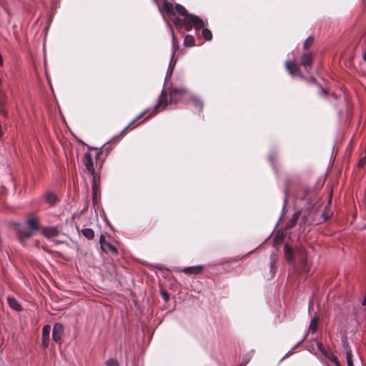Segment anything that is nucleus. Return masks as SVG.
Masks as SVG:
<instances>
[{
	"mask_svg": "<svg viewBox=\"0 0 366 366\" xmlns=\"http://www.w3.org/2000/svg\"><path fill=\"white\" fill-rule=\"evenodd\" d=\"M184 25L187 31L191 30L192 26H194L196 30H198L204 26V22L197 16L189 14V16L186 17Z\"/></svg>",
	"mask_w": 366,
	"mask_h": 366,
	"instance_id": "1",
	"label": "nucleus"
},
{
	"mask_svg": "<svg viewBox=\"0 0 366 366\" xmlns=\"http://www.w3.org/2000/svg\"><path fill=\"white\" fill-rule=\"evenodd\" d=\"M99 243L101 248L103 251H104L106 253L111 252L113 254H117V250L114 246H113L112 244L107 242L105 237L102 234L99 238Z\"/></svg>",
	"mask_w": 366,
	"mask_h": 366,
	"instance_id": "2",
	"label": "nucleus"
},
{
	"mask_svg": "<svg viewBox=\"0 0 366 366\" xmlns=\"http://www.w3.org/2000/svg\"><path fill=\"white\" fill-rule=\"evenodd\" d=\"M83 162L86 170L92 175V177L94 175H98L94 171L93 159L89 153L87 152L84 154Z\"/></svg>",
	"mask_w": 366,
	"mask_h": 366,
	"instance_id": "3",
	"label": "nucleus"
},
{
	"mask_svg": "<svg viewBox=\"0 0 366 366\" xmlns=\"http://www.w3.org/2000/svg\"><path fill=\"white\" fill-rule=\"evenodd\" d=\"M297 254L298 255V257L300 259V262L302 266V269L304 271H307V254L305 249L304 247H300L297 249Z\"/></svg>",
	"mask_w": 366,
	"mask_h": 366,
	"instance_id": "4",
	"label": "nucleus"
},
{
	"mask_svg": "<svg viewBox=\"0 0 366 366\" xmlns=\"http://www.w3.org/2000/svg\"><path fill=\"white\" fill-rule=\"evenodd\" d=\"M63 325L60 323H56L54 325L52 337L55 342L60 340L63 333Z\"/></svg>",
	"mask_w": 366,
	"mask_h": 366,
	"instance_id": "5",
	"label": "nucleus"
},
{
	"mask_svg": "<svg viewBox=\"0 0 366 366\" xmlns=\"http://www.w3.org/2000/svg\"><path fill=\"white\" fill-rule=\"evenodd\" d=\"M92 191H93V199L95 201L98 198L99 194V177L94 175L92 177Z\"/></svg>",
	"mask_w": 366,
	"mask_h": 366,
	"instance_id": "6",
	"label": "nucleus"
},
{
	"mask_svg": "<svg viewBox=\"0 0 366 366\" xmlns=\"http://www.w3.org/2000/svg\"><path fill=\"white\" fill-rule=\"evenodd\" d=\"M42 234L47 238H51L59 234V230L55 227H45L42 229Z\"/></svg>",
	"mask_w": 366,
	"mask_h": 366,
	"instance_id": "7",
	"label": "nucleus"
},
{
	"mask_svg": "<svg viewBox=\"0 0 366 366\" xmlns=\"http://www.w3.org/2000/svg\"><path fill=\"white\" fill-rule=\"evenodd\" d=\"M186 91L183 88H174L171 91V102H177L179 99L178 97L185 94Z\"/></svg>",
	"mask_w": 366,
	"mask_h": 366,
	"instance_id": "8",
	"label": "nucleus"
},
{
	"mask_svg": "<svg viewBox=\"0 0 366 366\" xmlns=\"http://www.w3.org/2000/svg\"><path fill=\"white\" fill-rule=\"evenodd\" d=\"M50 331H51V327L49 325H45L43 327L42 343L44 347H47L49 345Z\"/></svg>",
	"mask_w": 366,
	"mask_h": 366,
	"instance_id": "9",
	"label": "nucleus"
},
{
	"mask_svg": "<svg viewBox=\"0 0 366 366\" xmlns=\"http://www.w3.org/2000/svg\"><path fill=\"white\" fill-rule=\"evenodd\" d=\"M33 232L34 230L30 228L21 227L19 230V238L21 239L29 238L33 234Z\"/></svg>",
	"mask_w": 366,
	"mask_h": 366,
	"instance_id": "10",
	"label": "nucleus"
},
{
	"mask_svg": "<svg viewBox=\"0 0 366 366\" xmlns=\"http://www.w3.org/2000/svg\"><path fill=\"white\" fill-rule=\"evenodd\" d=\"M44 197L46 202H47L51 206H54L57 202V197L53 192H46L44 195Z\"/></svg>",
	"mask_w": 366,
	"mask_h": 366,
	"instance_id": "11",
	"label": "nucleus"
},
{
	"mask_svg": "<svg viewBox=\"0 0 366 366\" xmlns=\"http://www.w3.org/2000/svg\"><path fill=\"white\" fill-rule=\"evenodd\" d=\"M202 266L189 267H185L182 269V272L185 274H199L202 272Z\"/></svg>",
	"mask_w": 366,
	"mask_h": 366,
	"instance_id": "12",
	"label": "nucleus"
},
{
	"mask_svg": "<svg viewBox=\"0 0 366 366\" xmlns=\"http://www.w3.org/2000/svg\"><path fill=\"white\" fill-rule=\"evenodd\" d=\"M285 66L287 70L292 74H295L298 69V65L292 61H287L285 63Z\"/></svg>",
	"mask_w": 366,
	"mask_h": 366,
	"instance_id": "13",
	"label": "nucleus"
},
{
	"mask_svg": "<svg viewBox=\"0 0 366 366\" xmlns=\"http://www.w3.org/2000/svg\"><path fill=\"white\" fill-rule=\"evenodd\" d=\"M168 104V102H167V97L165 94L162 93L160 96V98H159V103L157 105L156 109H164L166 108V107L167 106Z\"/></svg>",
	"mask_w": 366,
	"mask_h": 366,
	"instance_id": "14",
	"label": "nucleus"
},
{
	"mask_svg": "<svg viewBox=\"0 0 366 366\" xmlns=\"http://www.w3.org/2000/svg\"><path fill=\"white\" fill-rule=\"evenodd\" d=\"M312 54L311 53H306L302 57V59H301V64L305 66H310L312 64Z\"/></svg>",
	"mask_w": 366,
	"mask_h": 366,
	"instance_id": "15",
	"label": "nucleus"
},
{
	"mask_svg": "<svg viewBox=\"0 0 366 366\" xmlns=\"http://www.w3.org/2000/svg\"><path fill=\"white\" fill-rule=\"evenodd\" d=\"M285 257L287 262H291L294 260L293 252L288 244L285 245Z\"/></svg>",
	"mask_w": 366,
	"mask_h": 366,
	"instance_id": "16",
	"label": "nucleus"
},
{
	"mask_svg": "<svg viewBox=\"0 0 366 366\" xmlns=\"http://www.w3.org/2000/svg\"><path fill=\"white\" fill-rule=\"evenodd\" d=\"M175 11H176V12H177L178 14H179V15H181V16H184V19H183L184 22L185 21V19H186V17H187V16H189V14L187 13V10L185 9V8H184V7H183V6H182V5H180V4H177L175 5Z\"/></svg>",
	"mask_w": 366,
	"mask_h": 366,
	"instance_id": "17",
	"label": "nucleus"
},
{
	"mask_svg": "<svg viewBox=\"0 0 366 366\" xmlns=\"http://www.w3.org/2000/svg\"><path fill=\"white\" fill-rule=\"evenodd\" d=\"M7 302L9 306L14 310H21V305L19 304V302L13 297H7Z\"/></svg>",
	"mask_w": 366,
	"mask_h": 366,
	"instance_id": "18",
	"label": "nucleus"
},
{
	"mask_svg": "<svg viewBox=\"0 0 366 366\" xmlns=\"http://www.w3.org/2000/svg\"><path fill=\"white\" fill-rule=\"evenodd\" d=\"M26 225L34 231L36 230L39 226V221L36 218H31L26 221Z\"/></svg>",
	"mask_w": 366,
	"mask_h": 366,
	"instance_id": "19",
	"label": "nucleus"
},
{
	"mask_svg": "<svg viewBox=\"0 0 366 366\" xmlns=\"http://www.w3.org/2000/svg\"><path fill=\"white\" fill-rule=\"evenodd\" d=\"M195 40L192 35H186L184 39V44L186 46H194Z\"/></svg>",
	"mask_w": 366,
	"mask_h": 366,
	"instance_id": "20",
	"label": "nucleus"
},
{
	"mask_svg": "<svg viewBox=\"0 0 366 366\" xmlns=\"http://www.w3.org/2000/svg\"><path fill=\"white\" fill-rule=\"evenodd\" d=\"M82 234L89 239H92L94 237V231L90 228H85L81 230Z\"/></svg>",
	"mask_w": 366,
	"mask_h": 366,
	"instance_id": "21",
	"label": "nucleus"
},
{
	"mask_svg": "<svg viewBox=\"0 0 366 366\" xmlns=\"http://www.w3.org/2000/svg\"><path fill=\"white\" fill-rule=\"evenodd\" d=\"M317 321L318 320L315 317L312 319V320L310 321L309 330L312 331V332H316L317 327Z\"/></svg>",
	"mask_w": 366,
	"mask_h": 366,
	"instance_id": "22",
	"label": "nucleus"
},
{
	"mask_svg": "<svg viewBox=\"0 0 366 366\" xmlns=\"http://www.w3.org/2000/svg\"><path fill=\"white\" fill-rule=\"evenodd\" d=\"M347 366H354L352 361V354L350 350H347L345 352Z\"/></svg>",
	"mask_w": 366,
	"mask_h": 366,
	"instance_id": "23",
	"label": "nucleus"
},
{
	"mask_svg": "<svg viewBox=\"0 0 366 366\" xmlns=\"http://www.w3.org/2000/svg\"><path fill=\"white\" fill-rule=\"evenodd\" d=\"M202 36H203L204 39L207 41H209L212 38V32L208 29H203Z\"/></svg>",
	"mask_w": 366,
	"mask_h": 366,
	"instance_id": "24",
	"label": "nucleus"
},
{
	"mask_svg": "<svg viewBox=\"0 0 366 366\" xmlns=\"http://www.w3.org/2000/svg\"><path fill=\"white\" fill-rule=\"evenodd\" d=\"M192 101L197 107H198L200 110L202 109L203 104L199 99H198L197 97H193Z\"/></svg>",
	"mask_w": 366,
	"mask_h": 366,
	"instance_id": "25",
	"label": "nucleus"
},
{
	"mask_svg": "<svg viewBox=\"0 0 366 366\" xmlns=\"http://www.w3.org/2000/svg\"><path fill=\"white\" fill-rule=\"evenodd\" d=\"M314 42V38L312 37V36H309L305 41L304 43V47L305 49H307L308 47H310V46L312 45Z\"/></svg>",
	"mask_w": 366,
	"mask_h": 366,
	"instance_id": "26",
	"label": "nucleus"
},
{
	"mask_svg": "<svg viewBox=\"0 0 366 366\" xmlns=\"http://www.w3.org/2000/svg\"><path fill=\"white\" fill-rule=\"evenodd\" d=\"M164 5L165 9L167 11L168 13L172 14L173 12V5L172 3L165 1Z\"/></svg>",
	"mask_w": 366,
	"mask_h": 366,
	"instance_id": "27",
	"label": "nucleus"
},
{
	"mask_svg": "<svg viewBox=\"0 0 366 366\" xmlns=\"http://www.w3.org/2000/svg\"><path fill=\"white\" fill-rule=\"evenodd\" d=\"M329 359L332 362L335 363L336 366H340L338 359L335 355H331Z\"/></svg>",
	"mask_w": 366,
	"mask_h": 366,
	"instance_id": "28",
	"label": "nucleus"
},
{
	"mask_svg": "<svg viewBox=\"0 0 366 366\" xmlns=\"http://www.w3.org/2000/svg\"><path fill=\"white\" fill-rule=\"evenodd\" d=\"M107 366H119L117 360L114 359H109L107 361Z\"/></svg>",
	"mask_w": 366,
	"mask_h": 366,
	"instance_id": "29",
	"label": "nucleus"
},
{
	"mask_svg": "<svg viewBox=\"0 0 366 366\" xmlns=\"http://www.w3.org/2000/svg\"><path fill=\"white\" fill-rule=\"evenodd\" d=\"M366 164V158H362L360 160L359 163H358V167H363L364 164Z\"/></svg>",
	"mask_w": 366,
	"mask_h": 366,
	"instance_id": "30",
	"label": "nucleus"
},
{
	"mask_svg": "<svg viewBox=\"0 0 366 366\" xmlns=\"http://www.w3.org/2000/svg\"><path fill=\"white\" fill-rule=\"evenodd\" d=\"M161 293H162V296H163L164 299L166 301H167V300L169 299V295L167 294V292H165V291H162V292H161Z\"/></svg>",
	"mask_w": 366,
	"mask_h": 366,
	"instance_id": "31",
	"label": "nucleus"
},
{
	"mask_svg": "<svg viewBox=\"0 0 366 366\" xmlns=\"http://www.w3.org/2000/svg\"><path fill=\"white\" fill-rule=\"evenodd\" d=\"M4 65V60L1 54H0V66H2Z\"/></svg>",
	"mask_w": 366,
	"mask_h": 366,
	"instance_id": "32",
	"label": "nucleus"
},
{
	"mask_svg": "<svg viewBox=\"0 0 366 366\" xmlns=\"http://www.w3.org/2000/svg\"><path fill=\"white\" fill-rule=\"evenodd\" d=\"M132 124H133V122H132L129 125H128L127 127H125V129L122 131V133H124L127 129H128Z\"/></svg>",
	"mask_w": 366,
	"mask_h": 366,
	"instance_id": "33",
	"label": "nucleus"
},
{
	"mask_svg": "<svg viewBox=\"0 0 366 366\" xmlns=\"http://www.w3.org/2000/svg\"><path fill=\"white\" fill-rule=\"evenodd\" d=\"M362 305H366V297L364 298L362 302Z\"/></svg>",
	"mask_w": 366,
	"mask_h": 366,
	"instance_id": "34",
	"label": "nucleus"
},
{
	"mask_svg": "<svg viewBox=\"0 0 366 366\" xmlns=\"http://www.w3.org/2000/svg\"><path fill=\"white\" fill-rule=\"evenodd\" d=\"M175 24H179L180 22V19H177V20L174 21Z\"/></svg>",
	"mask_w": 366,
	"mask_h": 366,
	"instance_id": "35",
	"label": "nucleus"
},
{
	"mask_svg": "<svg viewBox=\"0 0 366 366\" xmlns=\"http://www.w3.org/2000/svg\"><path fill=\"white\" fill-rule=\"evenodd\" d=\"M323 216L325 217V219H327L329 218V216L325 215V214H323Z\"/></svg>",
	"mask_w": 366,
	"mask_h": 366,
	"instance_id": "36",
	"label": "nucleus"
},
{
	"mask_svg": "<svg viewBox=\"0 0 366 366\" xmlns=\"http://www.w3.org/2000/svg\"><path fill=\"white\" fill-rule=\"evenodd\" d=\"M363 58L366 61V52L364 54Z\"/></svg>",
	"mask_w": 366,
	"mask_h": 366,
	"instance_id": "37",
	"label": "nucleus"
},
{
	"mask_svg": "<svg viewBox=\"0 0 366 366\" xmlns=\"http://www.w3.org/2000/svg\"><path fill=\"white\" fill-rule=\"evenodd\" d=\"M172 39H173V41H174V34H172Z\"/></svg>",
	"mask_w": 366,
	"mask_h": 366,
	"instance_id": "38",
	"label": "nucleus"
},
{
	"mask_svg": "<svg viewBox=\"0 0 366 366\" xmlns=\"http://www.w3.org/2000/svg\"><path fill=\"white\" fill-rule=\"evenodd\" d=\"M331 201V196L330 197V199H329V202H330Z\"/></svg>",
	"mask_w": 366,
	"mask_h": 366,
	"instance_id": "39",
	"label": "nucleus"
},
{
	"mask_svg": "<svg viewBox=\"0 0 366 366\" xmlns=\"http://www.w3.org/2000/svg\"><path fill=\"white\" fill-rule=\"evenodd\" d=\"M1 83V79L0 78V84Z\"/></svg>",
	"mask_w": 366,
	"mask_h": 366,
	"instance_id": "40",
	"label": "nucleus"
}]
</instances>
